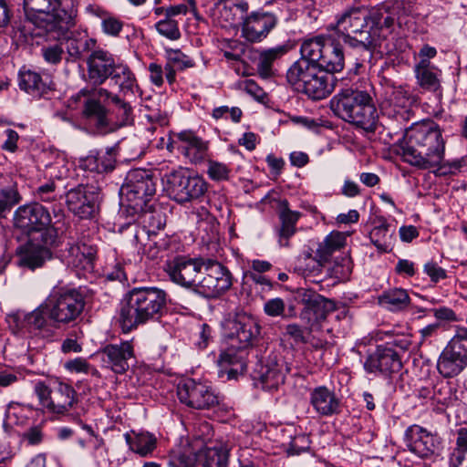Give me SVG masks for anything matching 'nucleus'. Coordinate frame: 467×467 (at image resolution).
I'll list each match as a JSON object with an SVG mask.
<instances>
[{
  "label": "nucleus",
  "mask_w": 467,
  "mask_h": 467,
  "mask_svg": "<svg viewBox=\"0 0 467 467\" xmlns=\"http://www.w3.org/2000/svg\"><path fill=\"white\" fill-rule=\"evenodd\" d=\"M401 8V4L398 1H386L367 11L368 30L380 37L377 41V50H380L387 36L392 32Z\"/></svg>",
  "instance_id": "obj_13"
},
{
  "label": "nucleus",
  "mask_w": 467,
  "mask_h": 467,
  "mask_svg": "<svg viewBox=\"0 0 467 467\" xmlns=\"http://www.w3.org/2000/svg\"><path fill=\"white\" fill-rule=\"evenodd\" d=\"M340 41L341 39L332 34L327 36V45L317 67L328 74L340 72L344 68L345 56Z\"/></svg>",
  "instance_id": "obj_30"
},
{
  "label": "nucleus",
  "mask_w": 467,
  "mask_h": 467,
  "mask_svg": "<svg viewBox=\"0 0 467 467\" xmlns=\"http://www.w3.org/2000/svg\"><path fill=\"white\" fill-rule=\"evenodd\" d=\"M111 53L102 48L93 50L87 59L88 81L94 86L102 85L110 76L116 65Z\"/></svg>",
  "instance_id": "obj_23"
},
{
  "label": "nucleus",
  "mask_w": 467,
  "mask_h": 467,
  "mask_svg": "<svg viewBox=\"0 0 467 467\" xmlns=\"http://www.w3.org/2000/svg\"><path fill=\"white\" fill-rule=\"evenodd\" d=\"M208 184L198 175H190L180 169L166 174V191L178 203H184L202 198L207 192Z\"/></svg>",
  "instance_id": "obj_11"
},
{
  "label": "nucleus",
  "mask_w": 467,
  "mask_h": 467,
  "mask_svg": "<svg viewBox=\"0 0 467 467\" xmlns=\"http://www.w3.org/2000/svg\"><path fill=\"white\" fill-rule=\"evenodd\" d=\"M203 277L198 281L195 292L206 298H217L233 285L230 270L214 260H205L202 267Z\"/></svg>",
  "instance_id": "obj_12"
},
{
  "label": "nucleus",
  "mask_w": 467,
  "mask_h": 467,
  "mask_svg": "<svg viewBox=\"0 0 467 467\" xmlns=\"http://www.w3.org/2000/svg\"><path fill=\"white\" fill-rule=\"evenodd\" d=\"M364 369L368 373L390 376L402 368L401 358L389 343L379 345L364 361Z\"/></svg>",
  "instance_id": "obj_18"
},
{
  "label": "nucleus",
  "mask_w": 467,
  "mask_h": 467,
  "mask_svg": "<svg viewBox=\"0 0 467 467\" xmlns=\"http://www.w3.org/2000/svg\"><path fill=\"white\" fill-rule=\"evenodd\" d=\"M14 223L29 240L57 244V229L51 225L49 211L40 203L20 206L15 213Z\"/></svg>",
  "instance_id": "obj_6"
},
{
  "label": "nucleus",
  "mask_w": 467,
  "mask_h": 467,
  "mask_svg": "<svg viewBox=\"0 0 467 467\" xmlns=\"http://www.w3.org/2000/svg\"><path fill=\"white\" fill-rule=\"evenodd\" d=\"M310 404L320 416H332L340 412V400L334 391L325 386L313 389L309 397Z\"/></svg>",
  "instance_id": "obj_32"
},
{
  "label": "nucleus",
  "mask_w": 467,
  "mask_h": 467,
  "mask_svg": "<svg viewBox=\"0 0 467 467\" xmlns=\"http://www.w3.org/2000/svg\"><path fill=\"white\" fill-rule=\"evenodd\" d=\"M81 167L84 170L103 173L111 171L115 167V160L109 152L103 154H90L81 161Z\"/></svg>",
  "instance_id": "obj_46"
},
{
  "label": "nucleus",
  "mask_w": 467,
  "mask_h": 467,
  "mask_svg": "<svg viewBox=\"0 0 467 467\" xmlns=\"http://www.w3.org/2000/svg\"><path fill=\"white\" fill-rule=\"evenodd\" d=\"M315 329L312 324L309 329H304L297 324H289L285 327V335L293 339L295 344H306L309 341V333Z\"/></svg>",
  "instance_id": "obj_55"
},
{
  "label": "nucleus",
  "mask_w": 467,
  "mask_h": 467,
  "mask_svg": "<svg viewBox=\"0 0 467 467\" xmlns=\"http://www.w3.org/2000/svg\"><path fill=\"white\" fill-rule=\"evenodd\" d=\"M331 275L337 279H347L352 272V261L348 252H342L329 262Z\"/></svg>",
  "instance_id": "obj_50"
},
{
  "label": "nucleus",
  "mask_w": 467,
  "mask_h": 467,
  "mask_svg": "<svg viewBox=\"0 0 467 467\" xmlns=\"http://www.w3.org/2000/svg\"><path fill=\"white\" fill-rule=\"evenodd\" d=\"M327 36H317L313 38L306 39L300 47V59H305L310 64L317 66L322 57L325 45H327Z\"/></svg>",
  "instance_id": "obj_43"
},
{
  "label": "nucleus",
  "mask_w": 467,
  "mask_h": 467,
  "mask_svg": "<svg viewBox=\"0 0 467 467\" xmlns=\"http://www.w3.org/2000/svg\"><path fill=\"white\" fill-rule=\"evenodd\" d=\"M348 233L333 231L322 242L318 243L316 253L320 262L326 265L334 258L336 254H341L347 245Z\"/></svg>",
  "instance_id": "obj_33"
},
{
  "label": "nucleus",
  "mask_w": 467,
  "mask_h": 467,
  "mask_svg": "<svg viewBox=\"0 0 467 467\" xmlns=\"http://www.w3.org/2000/svg\"><path fill=\"white\" fill-rule=\"evenodd\" d=\"M277 213L281 223L279 229L280 242L284 239L288 240L296 234V223L301 217V213L292 211L289 202L285 199L278 200L277 202Z\"/></svg>",
  "instance_id": "obj_38"
},
{
  "label": "nucleus",
  "mask_w": 467,
  "mask_h": 467,
  "mask_svg": "<svg viewBox=\"0 0 467 467\" xmlns=\"http://www.w3.org/2000/svg\"><path fill=\"white\" fill-rule=\"evenodd\" d=\"M296 296L305 305V310L301 314L303 318L310 320L314 317L317 323L324 321L327 314L335 308V305L331 300L325 298L309 288H298Z\"/></svg>",
  "instance_id": "obj_22"
},
{
  "label": "nucleus",
  "mask_w": 467,
  "mask_h": 467,
  "mask_svg": "<svg viewBox=\"0 0 467 467\" xmlns=\"http://www.w3.org/2000/svg\"><path fill=\"white\" fill-rule=\"evenodd\" d=\"M404 139L402 157L414 167L431 170L445 157V141L441 130L432 121L413 125L406 130Z\"/></svg>",
  "instance_id": "obj_1"
},
{
  "label": "nucleus",
  "mask_w": 467,
  "mask_h": 467,
  "mask_svg": "<svg viewBox=\"0 0 467 467\" xmlns=\"http://www.w3.org/2000/svg\"><path fill=\"white\" fill-rule=\"evenodd\" d=\"M68 210L80 219H88L99 209V194L92 186L78 185L66 193Z\"/></svg>",
  "instance_id": "obj_17"
},
{
  "label": "nucleus",
  "mask_w": 467,
  "mask_h": 467,
  "mask_svg": "<svg viewBox=\"0 0 467 467\" xmlns=\"http://www.w3.org/2000/svg\"><path fill=\"white\" fill-rule=\"evenodd\" d=\"M285 305L282 298L276 297L265 303V313L269 317H280L285 313Z\"/></svg>",
  "instance_id": "obj_63"
},
{
  "label": "nucleus",
  "mask_w": 467,
  "mask_h": 467,
  "mask_svg": "<svg viewBox=\"0 0 467 467\" xmlns=\"http://www.w3.org/2000/svg\"><path fill=\"white\" fill-rule=\"evenodd\" d=\"M108 112L99 100L88 99L85 101L83 114L96 133L107 134L116 130V125L108 118Z\"/></svg>",
  "instance_id": "obj_29"
},
{
  "label": "nucleus",
  "mask_w": 467,
  "mask_h": 467,
  "mask_svg": "<svg viewBox=\"0 0 467 467\" xmlns=\"http://www.w3.org/2000/svg\"><path fill=\"white\" fill-rule=\"evenodd\" d=\"M404 440L410 451L420 458L432 455L438 445L435 436L420 425L410 426L405 431Z\"/></svg>",
  "instance_id": "obj_24"
},
{
  "label": "nucleus",
  "mask_w": 467,
  "mask_h": 467,
  "mask_svg": "<svg viewBox=\"0 0 467 467\" xmlns=\"http://www.w3.org/2000/svg\"><path fill=\"white\" fill-rule=\"evenodd\" d=\"M42 56L46 62L49 64H58L64 54V48L61 44H53L41 48Z\"/></svg>",
  "instance_id": "obj_60"
},
{
  "label": "nucleus",
  "mask_w": 467,
  "mask_h": 467,
  "mask_svg": "<svg viewBox=\"0 0 467 467\" xmlns=\"http://www.w3.org/2000/svg\"><path fill=\"white\" fill-rule=\"evenodd\" d=\"M124 439L129 449L140 457L152 455L157 448V438L149 431H130L124 433Z\"/></svg>",
  "instance_id": "obj_34"
},
{
  "label": "nucleus",
  "mask_w": 467,
  "mask_h": 467,
  "mask_svg": "<svg viewBox=\"0 0 467 467\" xmlns=\"http://www.w3.org/2000/svg\"><path fill=\"white\" fill-rule=\"evenodd\" d=\"M423 271L433 283H438L447 277L446 270L439 266L438 264L433 261L426 263Z\"/></svg>",
  "instance_id": "obj_62"
},
{
  "label": "nucleus",
  "mask_w": 467,
  "mask_h": 467,
  "mask_svg": "<svg viewBox=\"0 0 467 467\" xmlns=\"http://www.w3.org/2000/svg\"><path fill=\"white\" fill-rule=\"evenodd\" d=\"M20 200L17 191L14 188L3 189L0 191V214L10 209Z\"/></svg>",
  "instance_id": "obj_59"
},
{
  "label": "nucleus",
  "mask_w": 467,
  "mask_h": 467,
  "mask_svg": "<svg viewBox=\"0 0 467 467\" xmlns=\"http://www.w3.org/2000/svg\"><path fill=\"white\" fill-rule=\"evenodd\" d=\"M467 368V328L458 327L437 361L439 373L446 379L458 376Z\"/></svg>",
  "instance_id": "obj_10"
},
{
  "label": "nucleus",
  "mask_w": 467,
  "mask_h": 467,
  "mask_svg": "<svg viewBox=\"0 0 467 467\" xmlns=\"http://www.w3.org/2000/svg\"><path fill=\"white\" fill-rule=\"evenodd\" d=\"M140 214V220L144 226L148 228L149 233H156L164 228L166 224V216L162 210L151 202L150 207L143 211H133Z\"/></svg>",
  "instance_id": "obj_45"
},
{
  "label": "nucleus",
  "mask_w": 467,
  "mask_h": 467,
  "mask_svg": "<svg viewBox=\"0 0 467 467\" xmlns=\"http://www.w3.org/2000/svg\"><path fill=\"white\" fill-rule=\"evenodd\" d=\"M310 440L306 434L300 433L290 441L286 451L288 455H299L310 449Z\"/></svg>",
  "instance_id": "obj_57"
},
{
  "label": "nucleus",
  "mask_w": 467,
  "mask_h": 467,
  "mask_svg": "<svg viewBox=\"0 0 467 467\" xmlns=\"http://www.w3.org/2000/svg\"><path fill=\"white\" fill-rule=\"evenodd\" d=\"M54 245L28 239L27 244L18 254L17 265L32 271L42 267L47 260L51 259L52 253L50 247Z\"/></svg>",
  "instance_id": "obj_26"
},
{
  "label": "nucleus",
  "mask_w": 467,
  "mask_h": 467,
  "mask_svg": "<svg viewBox=\"0 0 467 467\" xmlns=\"http://www.w3.org/2000/svg\"><path fill=\"white\" fill-rule=\"evenodd\" d=\"M181 142L179 150L192 163L203 161L208 156L209 141L204 140L192 130H182L176 134Z\"/></svg>",
  "instance_id": "obj_27"
},
{
  "label": "nucleus",
  "mask_w": 467,
  "mask_h": 467,
  "mask_svg": "<svg viewBox=\"0 0 467 467\" xmlns=\"http://www.w3.org/2000/svg\"><path fill=\"white\" fill-rule=\"evenodd\" d=\"M103 366L116 374H124L136 361L132 340L107 344L99 350Z\"/></svg>",
  "instance_id": "obj_16"
},
{
  "label": "nucleus",
  "mask_w": 467,
  "mask_h": 467,
  "mask_svg": "<svg viewBox=\"0 0 467 467\" xmlns=\"http://www.w3.org/2000/svg\"><path fill=\"white\" fill-rule=\"evenodd\" d=\"M158 33L170 40H178L181 37V32L178 22L174 18L164 17L155 24Z\"/></svg>",
  "instance_id": "obj_54"
},
{
  "label": "nucleus",
  "mask_w": 467,
  "mask_h": 467,
  "mask_svg": "<svg viewBox=\"0 0 467 467\" xmlns=\"http://www.w3.org/2000/svg\"><path fill=\"white\" fill-rule=\"evenodd\" d=\"M19 88L34 98H41L51 90L50 81L46 76L33 70L20 71L18 78Z\"/></svg>",
  "instance_id": "obj_36"
},
{
  "label": "nucleus",
  "mask_w": 467,
  "mask_h": 467,
  "mask_svg": "<svg viewBox=\"0 0 467 467\" xmlns=\"http://www.w3.org/2000/svg\"><path fill=\"white\" fill-rule=\"evenodd\" d=\"M229 448L223 443L206 446L202 451L203 467H228Z\"/></svg>",
  "instance_id": "obj_44"
},
{
  "label": "nucleus",
  "mask_w": 467,
  "mask_h": 467,
  "mask_svg": "<svg viewBox=\"0 0 467 467\" xmlns=\"http://www.w3.org/2000/svg\"><path fill=\"white\" fill-rule=\"evenodd\" d=\"M288 52V47L279 45L263 49L256 58V70L262 78H269L275 75L274 65Z\"/></svg>",
  "instance_id": "obj_37"
},
{
  "label": "nucleus",
  "mask_w": 467,
  "mask_h": 467,
  "mask_svg": "<svg viewBox=\"0 0 467 467\" xmlns=\"http://www.w3.org/2000/svg\"><path fill=\"white\" fill-rule=\"evenodd\" d=\"M113 105V112L117 118V120L113 121L114 125H116V130L132 122L133 109L129 102L119 98Z\"/></svg>",
  "instance_id": "obj_52"
},
{
  "label": "nucleus",
  "mask_w": 467,
  "mask_h": 467,
  "mask_svg": "<svg viewBox=\"0 0 467 467\" xmlns=\"http://www.w3.org/2000/svg\"><path fill=\"white\" fill-rule=\"evenodd\" d=\"M85 304L84 295L77 288H54L46 298V305L49 306V319L63 325L76 321L83 312Z\"/></svg>",
  "instance_id": "obj_7"
},
{
  "label": "nucleus",
  "mask_w": 467,
  "mask_h": 467,
  "mask_svg": "<svg viewBox=\"0 0 467 467\" xmlns=\"http://www.w3.org/2000/svg\"><path fill=\"white\" fill-rule=\"evenodd\" d=\"M432 399L446 407L455 406L460 400L459 391L451 382H441L435 385Z\"/></svg>",
  "instance_id": "obj_47"
},
{
  "label": "nucleus",
  "mask_w": 467,
  "mask_h": 467,
  "mask_svg": "<svg viewBox=\"0 0 467 467\" xmlns=\"http://www.w3.org/2000/svg\"><path fill=\"white\" fill-rule=\"evenodd\" d=\"M204 264L205 260L202 258L176 256L166 263L164 271L174 284L195 291L197 276L202 273Z\"/></svg>",
  "instance_id": "obj_15"
},
{
  "label": "nucleus",
  "mask_w": 467,
  "mask_h": 467,
  "mask_svg": "<svg viewBox=\"0 0 467 467\" xmlns=\"http://www.w3.org/2000/svg\"><path fill=\"white\" fill-rule=\"evenodd\" d=\"M196 462L197 457L193 452L182 448L171 450L167 456L169 467H194Z\"/></svg>",
  "instance_id": "obj_51"
},
{
  "label": "nucleus",
  "mask_w": 467,
  "mask_h": 467,
  "mask_svg": "<svg viewBox=\"0 0 467 467\" xmlns=\"http://www.w3.org/2000/svg\"><path fill=\"white\" fill-rule=\"evenodd\" d=\"M120 193L125 196L131 210L143 211L154 202L156 182L150 171L131 170L127 173Z\"/></svg>",
  "instance_id": "obj_8"
},
{
  "label": "nucleus",
  "mask_w": 467,
  "mask_h": 467,
  "mask_svg": "<svg viewBox=\"0 0 467 467\" xmlns=\"http://www.w3.org/2000/svg\"><path fill=\"white\" fill-rule=\"evenodd\" d=\"M330 109L338 118L367 132L377 130L378 113L368 92L345 88L330 100Z\"/></svg>",
  "instance_id": "obj_3"
},
{
  "label": "nucleus",
  "mask_w": 467,
  "mask_h": 467,
  "mask_svg": "<svg viewBox=\"0 0 467 467\" xmlns=\"http://www.w3.org/2000/svg\"><path fill=\"white\" fill-rule=\"evenodd\" d=\"M334 30V36L341 39L350 47L368 51L369 59L377 50L378 35L368 30L367 11L359 7L346 10L337 20L335 25L329 26Z\"/></svg>",
  "instance_id": "obj_4"
},
{
  "label": "nucleus",
  "mask_w": 467,
  "mask_h": 467,
  "mask_svg": "<svg viewBox=\"0 0 467 467\" xmlns=\"http://www.w3.org/2000/svg\"><path fill=\"white\" fill-rule=\"evenodd\" d=\"M12 327L15 334H24L35 332L45 336L50 331L48 328L49 306L46 305V300L40 304L32 312L20 316L16 314L10 317Z\"/></svg>",
  "instance_id": "obj_20"
},
{
  "label": "nucleus",
  "mask_w": 467,
  "mask_h": 467,
  "mask_svg": "<svg viewBox=\"0 0 467 467\" xmlns=\"http://www.w3.org/2000/svg\"><path fill=\"white\" fill-rule=\"evenodd\" d=\"M317 67L315 64L299 58L288 68L286 79L296 89L301 91Z\"/></svg>",
  "instance_id": "obj_40"
},
{
  "label": "nucleus",
  "mask_w": 467,
  "mask_h": 467,
  "mask_svg": "<svg viewBox=\"0 0 467 467\" xmlns=\"http://www.w3.org/2000/svg\"><path fill=\"white\" fill-rule=\"evenodd\" d=\"M71 0H24L28 18L47 33L64 36L75 24L72 11L67 9Z\"/></svg>",
  "instance_id": "obj_5"
},
{
  "label": "nucleus",
  "mask_w": 467,
  "mask_h": 467,
  "mask_svg": "<svg viewBox=\"0 0 467 467\" xmlns=\"http://www.w3.org/2000/svg\"><path fill=\"white\" fill-rule=\"evenodd\" d=\"M286 371L285 361L276 355H270L259 371L262 388L269 391L277 389L285 382Z\"/></svg>",
  "instance_id": "obj_28"
},
{
  "label": "nucleus",
  "mask_w": 467,
  "mask_h": 467,
  "mask_svg": "<svg viewBox=\"0 0 467 467\" xmlns=\"http://www.w3.org/2000/svg\"><path fill=\"white\" fill-rule=\"evenodd\" d=\"M326 264L320 262L317 253L313 255L310 252L303 253L297 259L296 269L303 275H316L321 272Z\"/></svg>",
  "instance_id": "obj_49"
},
{
  "label": "nucleus",
  "mask_w": 467,
  "mask_h": 467,
  "mask_svg": "<svg viewBox=\"0 0 467 467\" xmlns=\"http://www.w3.org/2000/svg\"><path fill=\"white\" fill-rule=\"evenodd\" d=\"M166 55L168 61H170L178 70L192 67L195 65L190 57L183 54L179 49L167 50Z\"/></svg>",
  "instance_id": "obj_56"
},
{
  "label": "nucleus",
  "mask_w": 467,
  "mask_h": 467,
  "mask_svg": "<svg viewBox=\"0 0 467 467\" xmlns=\"http://www.w3.org/2000/svg\"><path fill=\"white\" fill-rule=\"evenodd\" d=\"M180 401L195 410H209L219 404V398L206 383L186 379L177 387Z\"/></svg>",
  "instance_id": "obj_14"
},
{
  "label": "nucleus",
  "mask_w": 467,
  "mask_h": 467,
  "mask_svg": "<svg viewBox=\"0 0 467 467\" xmlns=\"http://www.w3.org/2000/svg\"><path fill=\"white\" fill-rule=\"evenodd\" d=\"M415 77L419 86L428 91L436 92L441 88V70L431 63L425 60L415 65Z\"/></svg>",
  "instance_id": "obj_39"
},
{
  "label": "nucleus",
  "mask_w": 467,
  "mask_h": 467,
  "mask_svg": "<svg viewBox=\"0 0 467 467\" xmlns=\"http://www.w3.org/2000/svg\"><path fill=\"white\" fill-rule=\"evenodd\" d=\"M206 165L207 175L212 181L221 182L229 180L232 172L230 164L215 160H208Z\"/></svg>",
  "instance_id": "obj_53"
},
{
  "label": "nucleus",
  "mask_w": 467,
  "mask_h": 467,
  "mask_svg": "<svg viewBox=\"0 0 467 467\" xmlns=\"http://www.w3.org/2000/svg\"><path fill=\"white\" fill-rule=\"evenodd\" d=\"M68 31L69 29L64 36H58L57 33H54V36L58 39L65 37L67 52L71 60L76 61L81 58L85 53L95 47L96 40L88 37L87 34L80 32H70L68 34Z\"/></svg>",
  "instance_id": "obj_35"
},
{
  "label": "nucleus",
  "mask_w": 467,
  "mask_h": 467,
  "mask_svg": "<svg viewBox=\"0 0 467 467\" xmlns=\"http://www.w3.org/2000/svg\"><path fill=\"white\" fill-rule=\"evenodd\" d=\"M226 337L230 343L238 345L239 348H249L257 339L260 327L249 316L236 315L225 323Z\"/></svg>",
  "instance_id": "obj_19"
},
{
  "label": "nucleus",
  "mask_w": 467,
  "mask_h": 467,
  "mask_svg": "<svg viewBox=\"0 0 467 467\" xmlns=\"http://www.w3.org/2000/svg\"><path fill=\"white\" fill-rule=\"evenodd\" d=\"M277 25V17L269 12H252L242 25V36L251 43L263 41Z\"/></svg>",
  "instance_id": "obj_21"
},
{
  "label": "nucleus",
  "mask_w": 467,
  "mask_h": 467,
  "mask_svg": "<svg viewBox=\"0 0 467 467\" xmlns=\"http://www.w3.org/2000/svg\"><path fill=\"white\" fill-rule=\"evenodd\" d=\"M167 302V293L155 286L134 287L122 300L118 322L123 333L157 320Z\"/></svg>",
  "instance_id": "obj_2"
},
{
  "label": "nucleus",
  "mask_w": 467,
  "mask_h": 467,
  "mask_svg": "<svg viewBox=\"0 0 467 467\" xmlns=\"http://www.w3.org/2000/svg\"><path fill=\"white\" fill-rule=\"evenodd\" d=\"M233 4L220 3L217 6L218 17L230 25L240 22L237 12L234 11Z\"/></svg>",
  "instance_id": "obj_61"
},
{
  "label": "nucleus",
  "mask_w": 467,
  "mask_h": 467,
  "mask_svg": "<svg viewBox=\"0 0 467 467\" xmlns=\"http://www.w3.org/2000/svg\"><path fill=\"white\" fill-rule=\"evenodd\" d=\"M335 77L322 70L315 68L302 92L310 99L319 100L329 96L335 88Z\"/></svg>",
  "instance_id": "obj_31"
},
{
  "label": "nucleus",
  "mask_w": 467,
  "mask_h": 467,
  "mask_svg": "<svg viewBox=\"0 0 467 467\" xmlns=\"http://www.w3.org/2000/svg\"><path fill=\"white\" fill-rule=\"evenodd\" d=\"M56 183L52 182H48L45 184L40 185L36 190V196L42 202H53L57 200V194L56 193Z\"/></svg>",
  "instance_id": "obj_64"
},
{
  "label": "nucleus",
  "mask_w": 467,
  "mask_h": 467,
  "mask_svg": "<svg viewBox=\"0 0 467 467\" xmlns=\"http://www.w3.org/2000/svg\"><path fill=\"white\" fill-rule=\"evenodd\" d=\"M379 302L390 311L404 310L410 303L407 290L403 288H391L386 290L379 297Z\"/></svg>",
  "instance_id": "obj_42"
},
{
  "label": "nucleus",
  "mask_w": 467,
  "mask_h": 467,
  "mask_svg": "<svg viewBox=\"0 0 467 467\" xmlns=\"http://www.w3.org/2000/svg\"><path fill=\"white\" fill-rule=\"evenodd\" d=\"M393 235L394 230L390 229L389 223L384 218H380L371 230L369 238L379 251L386 253L392 248Z\"/></svg>",
  "instance_id": "obj_41"
},
{
  "label": "nucleus",
  "mask_w": 467,
  "mask_h": 467,
  "mask_svg": "<svg viewBox=\"0 0 467 467\" xmlns=\"http://www.w3.org/2000/svg\"><path fill=\"white\" fill-rule=\"evenodd\" d=\"M239 346L229 342V347L221 352L217 363L221 368L219 375L227 374L228 379H236L246 371V357L248 348H239Z\"/></svg>",
  "instance_id": "obj_25"
},
{
  "label": "nucleus",
  "mask_w": 467,
  "mask_h": 467,
  "mask_svg": "<svg viewBox=\"0 0 467 467\" xmlns=\"http://www.w3.org/2000/svg\"><path fill=\"white\" fill-rule=\"evenodd\" d=\"M39 405L51 414L64 415L77 403V393L72 386L57 381L53 388L44 381H36L34 385Z\"/></svg>",
  "instance_id": "obj_9"
},
{
  "label": "nucleus",
  "mask_w": 467,
  "mask_h": 467,
  "mask_svg": "<svg viewBox=\"0 0 467 467\" xmlns=\"http://www.w3.org/2000/svg\"><path fill=\"white\" fill-rule=\"evenodd\" d=\"M101 28L105 35L117 37L123 28V22L115 16L106 15L102 17Z\"/></svg>",
  "instance_id": "obj_58"
},
{
  "label": "nucleus",
  "mask_w": 467,
  "mask_h": 467,
  "mask_svg": "<svg viewBox=\"0 0 467 467\" xmlns=\"http://www.w3.org/2000/svg\"><path fill=\"white\" fill-rule=\"evenodd\" d=\"M109 78L119 86L122 92L133 91L136 86V78L130 67L122 63H117Z\"/></svg>",
  "instance_id": "obj_48"
}]
</instances>
